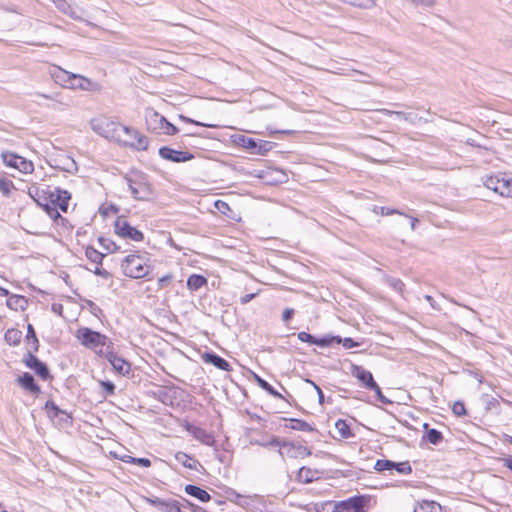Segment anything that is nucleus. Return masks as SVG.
Segmentation results:
<instances>
[{
	"mask_svg": "<svg viewBox=\"0 0 512 512\" xmlns=\"http://www.w3.org/2000/svg\"><path fill=\"white\" fill-rule=\"evenodd\" d=\"M309 383H311V385L314 387V389L316 390L317 394H318V399H319V403L320 404H323L324 403V394H323V391L322 389L316 384L314 383L313 381L311 380H308Z\"/></svg>",
	"mask_w": 512,
	"mask_h": 512,
	"instance_id": "obj_60",
	"label": "nucleus"
},
{
	"mask_svg": "<svg viewBox=\"0 0 512 512\" xmlns=\"http://www.w3.org/2000/svg\"><path fill=\"white\" fill-rule=\"evenodd\" d=\"M256 297V293L245 294L240 297V303L245 305Z\"/></svg>",
	"mask_w": 512,
	"mask_h": 512,
	"instance_id": "obj_63",
	"label": "nucleus"
},
{
	"mask_svg": "<svg viewBox=\"0 0 512 512\" xmlns=\"http://www.w3.org/2000/svg\"><path fill=\"white\" fill-rule=\"evenodd\" d=\"M35 352H27L23 357V363L33 370L42 380L51 379L49 368L46 363L34 355Z\"/></svg>",
	"mask_w": 512,
	"mask_h": 512,
	"instance_id": "obj_11",
	"label": "nucleus"
},
{
	"mask_svg": "<svg viewBox=\"0 0 512 512\" xmlns=\"http://www.w3.org/2000/svg\"><path fill=\"white\" fill-rule=\"evenodd\" d=\"M380 214L383 216L393 215V214H399V215H405L399 210L396 209H390L388 207H380Z\"/></svg>",
	"mask_w": 512,
	"mask_h": 512,
	"instance_id": "obj_56",
	"label": "nucleus"
},
{
	"mask_svg": "<svg viewBox=\"0 0 512 512\" xmlns=\"http://www.w3.org/2000/svg\"><path fill=\"white\" fill-rule=\"evenodd\" d=\"M203 360L206 363L211 364V365L215 366L216 368L221 369L223 371L230 370V364L228 363V361H226L224 358H222L221 356H219L218 354H216L214 352L205 353L203 355Z\"/></svg>",
	"mask_w": 512,
	"mask_h": 512,
	"instance_id": "obj_21",
	"label": "nucleus"
},
{
	"mask_svg": "<svg viewBox=\"0 0 512 512\" xmlns=\"http://www.w3.org/2000/svg\"><path fill=\"white\" fill-rule=\"evenodd\" d=\"M146 502L162 512H185L182 510V506L184 505L174 499L165 500L158 497H153L146 498Z\"/></svg>",
	"mask_w": 512,
	"mask_h": 512,
	"instance_id": "obj_15",
	"label": "nucleus"
},
{
	"mask_svg": "<svg viewBox=\"0 0 512 512\" xmlns=\"http://www.w3.org/2000/svg\"><path fill=\"white\" fill-rule=\"evenodd\" d=\"M14 183L6 178H0V191L5 197H9L12 189H14Z\"/></svg>",
	"mask_w": 512,
	"mask_h": 512,
	"instance_id": "obj_39",
	"label": "nucleus"
},
{
	"mask_svg": "<svg viewBox=\"0 0 512 512\" xmlns=\"http://www.w3.org/2000/svg\"><path fill=\"white\" fill-rule=\"evenodd\" d=\"M294 315V309L292 308H287L283 311V314H282V319L284 322H287L288 320H290Z\"/></svg>",
	"mask_w": 512,
	"mask_h": 512,
	"instance_id": "obj_64",
	"label": "nucleus"
},
{
	"mask_svg": "<svg viewBox=\"0 0 512 512\" xmlns=\"http://www.w3.org/2000/svg\"><path fill=\"white\" fill-rule=\"evenodd\" d=\"M114 231L118 236L132 241L139 242L144 239V234L137 228L131 226L123 217H119L115 221Z\"/></svg>",
	"mask_w": 512,
	"mask_h": 512,
	"instance_id": "obj_9",
	"label": "nucleus"
},
{
	"mask_svg": "<svg viewBox=\"0 0 512 512\" xmlns=\"http://www.w3.org/2000/svg\"><path fill=\"white\" fill-rule=\"evenodd\" d=\"M422 120L421 117H419L417 114L415 113H406L405 115V121L411 123V124H417L418 122H420Z\"/></svg>",
	"mask_w": 512,
	"mask_h": 512,
	"instance_id": "obj_57",
	"label": "nucleus"
},
{
	"mask_svg": "<svg viewBox=\"0 0 512 512\" xmlns=\"http://www.w3.org/2000/svg\"><path fill=\"white\" fill-rule=\"evenodd\" d=\"M298 339L301 340L302 342H307L310 344L316 342V337L304 331L298 333Z\"/></svg>",
	"mask_w": 512,
	"mask_h": 512,
	"instance_id": "obj_51",
	"label": "nucleus"
},
{
	"mask_svg": "<svg viewBox=\"0 0 512 512\" xmlns=\"http://www.w3.org/2000/svg\"><path fill=\"white\" fill-rule=\"evenodd\" d=\"M411 2L415 5H421L426 8H430L435 5V0H411Z\"/></svg>",
	"mask_w": 512,
	"mask_h": 512,
	"instance_id": "obj_59",
	"label": "nucleus"
},
{
	"mask_svg": "<svg viewBox=\"0 0 512 512\" xmlns=\"http://www.w3.org/2000/svg\"><path fill=\"white\" fill-rule=\"evenodd\" d=\"M214 205H215L216 209L219 212H221L222 214H226V212L228 210H230L229 205L226 202L222 201V200H217Z\"/></svg>",
	"mask_w": 512,
	"mask_h": 512,
	"instance_id": "obj_52",
	"label": "nucleus"
},
{
	"mask_svg": "<svg viewBox=\"0 0 512 512\" xmlns=\"http://www.w3.org/2000/svg\"><path fill=\"white\" fill-rule=\"evenodd\" d=\"M93 273L97 276L104 278V279H108L111 276V274L106 269L101 268L100 265H98V264L95 267V269L93 270Z\"/></svg>",
	"mask_w": 512,
	"mask_h": 512,
	"instance_id": "obj_53",
	"label": "nucleus"
},
{
	"mask_svg": "<svg viewBox=\"0 0 512 512\" xmlns=\"http://www.w3.org/2000/svg\"><path fill=\"white\" fill-rule=\"evenodd\" d=\"M500 179L501 178L498 177V176H489L484 181V185L488 189L493 190L494 192H496V187H498V185H500Z\"/></svg>",
	"mask_w": 512,
	"mask_h": 512,
	"instance_id": "obj_42",
	"label": "nucleus"
},
{
	"mask_svg": "<svg viewBox=\"0 0 512 512\" xmlns=\"http://www.w3.org/2000/svg\"><path fill=\"white\" fill-rule=\"evenodd\" d=\"M90 124L92 130L100 136L116 141L122 140V132L129 131L128 126L114 122L108 118L92 119Z\"/></svg>",
	"mask_w": 512,
	"mask_h": 512,
	"instance_id": "obj_3",
	"label": "nucleus"
},
{
	"mask_svg": "<svg viewBox=\"0 0 512 512\" xmlns=\"http://www.w3.org/2000/svg\"><path fill=\"white\" fill-rule=\"evenodd\" d=\"M57 9L72 18L73 20H83L85 11L79 7H74L66 0H52Z\"/></svg>",
	"mask_w": 512,
	"mask_h": 512,
	"instance_id": "obj_17",
	"label": "nucleus"
},
{
	"mask_svg": "<svg viewBox=\"0 0 512 512\" xmlns=\"http://www.w3.org/2000/svg\"><path fill=\"white\" fill-rule=\"evenodd\" d=\"M22 336L21 330L9 328L4 334V340L10 346H18L21 343Z\"/></svg>",
	"mask_w": 512,
	"mask_h": 512,
	"instance_id": "obj_25",
	"label": "nucleus"
},
{
	"mask_svg": "<svg viewBox=\"0 0 512 512\" xmlns=\"http://www.w3.org/2000/svg\"><path fill=\"white\" fill-rule=\"evenodd\" d=\"M159 156L167 161L174 163H182L192 160L194 155L187 151L175 150L168 146H162L159 148Z\"/></svg>",
	"mask_w": 512,
	"mask_h": 512,
	"instance_id": "obj_14",
	"label": "nucleus"
},
{
	"mask_svg": "<svg viewBox=\"0 0 512 512\" xmlns=\"http://www.w3.org/2000/svg\"><path fill=\"white\" fill-rule=\"evenodd\" d=\"M16 383L32 394L38 395L41 393L40 386L35 382L33 375L29 372H24L22 375H19L16 378Z\"/></svg>",
	"mask_w": 512,
	"mask_h": 512,
	"instance_id": "obj_19",
	"label": "nucleus"
},
{
	"mask_svg": "<svg viewBox=\"0 0 512 512\" xmlns=\"http://www.w3.org/2000/svg\"><path fill=\"white\" fill-rule=\"evenodd\" d=\"M45 408L50 410L53 413L54 417H58L60 414H65V412L61 410L53 401H47L45 404Z\"/></svg>",
	"mask_w": 512,
	"mask_h": 512,
	"instance_id": "obj_46",
	"label": "nucleus"
},
{
	"mask_svg": "<svg viewBox=\"0 0 512 512\" xmlns=\"http://www.w3.org/2000/svg\"><path fill=\"white\" fill-rule=\"evenodd\" d=\"M147 253L135 252L127 255L121 262V269L125 276L133 279L148 277L152 266Z\"/></svg>",
	"mask_w": 512,
	"mask_h": 512,
	"instance_id": "obj_1",
	"label": "nucleus"
},
{
	"mask_svg": "<svg viewBox=\"0 0 512 512\" xmlns=\"http://www.w3.org/2000/svg\"><path fill=\"white\" fill-rule=\"evenodd\" d=\"M274 145L275 143L270 141L258 140V154L264 155L265 153L270 151Z\"/></svg>",
	"mask_w": 512,
	"mask_h": 512,
	"instance_id": "obj_44",
	"label": "nucleus"
},
{
	"mask_svg": "<svg viewBox=\"0 0 512 512\" xmlns=\"http://www.w3.org/2000/svg\"><path fill=\"white\" fill-rule=\"evenodd\" d=\"M172 275L171 274H167L161 278H159L158 280V285L160 288H163L164 286H166L171 280H172Z\"/></svg>",
	"mask_w": 512,
	"mask_h": 512,
	"instance_id": "obj_62",
	"label": "nucleus"
},
{
	"mask_svg": "<svg viewBox=\"0 0 512 512\" xmlns=\"http://www.w3.org/2000/svg\"><path fill=\"white\" fill-rule=\"evenodd\" d=\"M26 342L28 345L27 352H37L39 349V340L32 324L27 325Z\"/></svg>",
	"mask_w": 512,
	"mask_h": 512,
	"instance_id": "obj_24",
	"label": "nucleus"
},
{
	"mask_svg": "<svg viewBox=\"0 0 512 512\" xmlns=\"http://www.w3.org/2000/svg\"><path fill=\"white\" fill-rule=\"evenodd\" d=\"M289 421H290L289 427L293 430L307 431V432L313 431V428L311 427V425L308 424L307 422H305L304 420L290 419Z\"/></svg>",
	"mask_w": 512,
	"mask_h": 512,
	"instance_id": "obj_33",
	"label": "nucleus"
},
{
	"mask_svg": "<svg viewBox=\"0 0 512 512\" xmlns=\"http://www.w3.org/2000/svg\"><path fill=\"white\" fill-rule=\"evenodd\" d=\"M57 81L61 82L64 87L71 89H83L87 90L90 86L91 82L87 78L67 72L65 70H60L59 74L56 76Z\"/></svg>",
	"mask_w": 512,
	"mask_h": 512,
	"instance_id": "obj_7",
	"label": "nucleus"
},
{
	"mask_svg": "<svg viewBox=\"0 0 512 512\" xmlns=\"http://www.w3.org/2000/svg\"><path fill=\"white\" fill-rule=\"evenodd\" d=\"M288 180L287 174L280 169L271 168L266 161L258 160V183L265 185H278Z\"/></svg>",
	"mask_w": 512,
	"mask_h": 512,
	"instance_id": "obj_5",
	"label": "nucleus"
},
{
	"mask_svg": "<svg viewBox=\"0 0 512 512\" xmlns=\"http://www.w3.org/2000/svg\"><path fill=\"white\" fill-rule=\"evenodd\" d=\"M184 491L189 496L194 497L204 503L208 502L211 499L210 494L206 490H204L196 485L187 484L184 488Z\"/></svg>",
	"mask_w": 512,
	"mask_h": 512,
	"instance_id": "obj_22",
	"label": "nucleus"
},
{
	"mask_svg": "<svg viewBox=\"0 0 512 512\" xmlns=\"http://www.w3.org/2000/svg\"><path fill=\"white\" fill-rule=\"evenodd\" d=\"M395 466V462L387 459H378L374 465V469L378 472H383L386 470H393Z\"/></svg>",
	"mask_w": 512,
	"mask_h": 512,
	"instance_id": "obj_36",
	"label": "nucleus"
},
{
	"mask_svg": "<svg viewBox=\"0 0 512 512\" xmlns=\"http://www.w3.org/2000/svg\"><path fill=\"white\" fill-rule=\"evenodd\" d=\"M258 386L261 387L262 389H264L265 391H267L270 395H272L276 398H279V399H284L283 396L273 388V386H271L267 381H265L264 379H262L259 376H258Z\"/></svg>",
	"mask_w": 512,
	"mask_h": 512,
	"instance_id": "obj_37",
	"label": "nucleus"
},
{
	"mask_svg": "<svg viewBox=\"0 0 512 512\" xmlns=\"http://www.w3.org/2000/svg\"><path fill=\"white\" fill-rule=\"evenodd\" d=\"M239 140L243 147L256 148V140L254 138L246 137L244 135L239 136Z\"/></svg>",
	"mask_w": 512,
	"mask_h": 512,
	"instance_id": "obj_50",
	"label": "nucleus"
},
{
	"mask_svg": "<svg viewBox=\"0 0 512 512\" xmlns=\"http://www.w3.org/2000/svg\"><path fill=\"white\" fill-rule=\"evenodd\" d=\"M452 411L458 417L466 415L465 405L461 401H457L453 404Z\"/></svg>",
	"mask_w": 512,
	"mask_h": 512,
	"instance_id": "obj_45",
	"label": "nucleus"
},
{
	"mask_svg": "<svg viewBox=\"0 0 512 512\" xmlns=\"http://www.w3.org/2000/svg\"><path fill=\"white\" fill-rule=\"evenodd\" d=\"M341 343L343 344V347L346 349H351L354 347H358L360 345L358 342L354 341L352 338L341 339Z\"/></svg>",
	"mask_w": 512,
	"mask_h": 512,
	"instance_id": "obj_55",
	"label": "nucleus"
},
{
	"mask_svg": "<svg viewBox=\"0 0 512 512\" xmlns=\"http://www.w3.org/2000/svg\"><path fill=\"white\" fill-rule=\"evenodd\" d=\"M333 343L340 344L341 338L339 336L323 337L320 339L316 338V342H313V344L318 345L320 347H327L332 345Z\"/></svg>",
	"mask_w": 512,
	"mask_h": 512,
	"instance_id": "obj_38",
	"label": "nucleus"
},
{
	"mask_svg": "<svg viewBox=\"0 0 512 512\" xmlns=\"http://www.w3.org/2000/svg\"><path fill=\"white\" fill-rule=\"evenodd\" d=\"M185 428L188 432H190L193 435L195 439H197L198 441L205 445H211L214 442V437L212 436V434L201 427L187 423Z\"/></svg>",
	"mask_w": 512,
	"mask_h": 512,
	"instance_id": "obj_20",
	"label": "nucleus"
},
{
	"mask_svg": "<svg viewBox=\"0 0 512 512\" xmlns=\"http://www.w3.org/2000/svg\"><path fill=\"white\" fill-rule=\"evenodd\" d=\"M364 496H354L334 504L333 512H364Z\"/></svg>",
	"mask_w": 512,
	"mask_h": 512,
	"instance_id": "obj_13",
	"label": "nucleus"
},
{
	"mask_svg": "<svg viewBox=\"0 0 512 512\" xmlns=\"http://www.w3.org/2000/svg\"><path fill=\"white\" fill-rule=\"evenodd\" d=\"M175 459L184 467L189 468L191 470L198 471V467H202L198 460L192 458L191 456L184 452H177L175 454Z\"/></svg>",
	"mask_w": 512,
	"mask_h": 512,
	"instance_id": "obj_23",
	"label": "nucleus"
},
{
	"mask_svg": "<svg viewBox=\"0 0 512 512\" xmlns=\"http://www.w3.org/2000/svg\"><path fill=\"white\" fill-rule=\"evenodd\" d=\"M393 470H396L399 474L408 475L412 472V467L408 461L399 463L395 462Z\"/></svg>",
	"mask_w": 512,
	"mask_h": 512,
	"instance_id": "obj_40",
	"label": "nucleus"
},
{
	"mask_svg": "<svg viewBox=\"0 0 512 512\" xmlns=\"http://www.w3.org/2000/svg\"><path fill=\"white\" fill-rule=\"evenodd\" d=\"M77 337L81 341L82 345L91 349L99 346L104 347L108 341L106 335L90 328H80L77 332Z\"/></svg>",
	"mask_w": 512,
	"mask_h": 512,
	"instance_id": "obj_6",
	"label": "nucleus"
},
{
	"mask_svg": "<svg viewBox=\"0 0 512 512\" xmlns=\"http://www.w3.org/2000/svg\"><path fill=\"white\" fill-rule=\"evenodd\" d=\"M47 215L58 225H64L67 221L66 218L61 216V214L57 210V207L54 209H50L49 214Z\"/></svg>",
	"mask_w": 512,
	"mask_h": 512,
	"instance_id": "obj_43",
	"label": "nucleus"
},
{
	"mask_svg": "<svg viewBox=\"0 0 512 512\" xmlns=\"http://www.w3.org/2000/svg\"><path fill=\"white\" fill-rule=\"evenodd\" d=\"M146 124L149 130H162L166 135H175L179 129L170 123L163 115L153 109H148L145 113Z\"/></svg>",
	"mask_w": 512,
	"mask_h": 512,
	"instance_id": "obj_4",
	"label": "nucleus"
},
{
	"mask_svg": "<svg viewBox=\"0 0 512 512\" xmlns=\"http://www.w3.org/2000/svg\"><path fill=\"white\" fill-rule=\"evenodd\" d=\"M207 285V279L200 274H192L187 279V287L191 291H197Z\"/></svg>",
	"mask_w": 512,
	"mask_h": 512,
	"instance_id": "obj_26",
	"label": "nucleus"
},
{
	"mask_svg": "<svg viewBox=\"0 0 512 512\" xmlns=\"http://www.w3.org/2000/svg\"><path fill=\"white\" fill-rule=\"evenodd\" d=\"M126 135L128 139H123L120 142H123L124 145L129 146L138 151H146L148 149L149 141L146 136L141 134L139 131L130 128L128 132H122V136Z\"/></svg>",
	"mask_w": 512,
	"mask_h": 512,
	"instance_id": "obj_12",
	"label": "nucleus"
},
{
	"mask_svg": "<svg viewBox=\"0 0 512 512\" xmlns=\"http://www.w3.org/2000/svg\"><path fill=\"white\" fill-rule=\"evenodd\" d=\"M131 460H124L125 463H133L142 467H150L151 461L148 458H130Z\"/></svg>",
	"mask_w": 512,
	"mask_h": 512,
	"instance_id": "obj_49",
	"label": "nucleus"
},
{
	"mask_svg": "<svg viewBox=\"0 0 512 512\" xmlns=\"http://www.w3.org/2000/svg\"><path fill=\"white\" fill-rule=\"evenodd\" d=\"M351 374L357 378L366 389L370 390L371 387H377L373 375L370 371L364 369L359 365H352Z\"/></svg>",
	"mask_w": 512,
	"mask_h": 512,
	"instance_id": "obj_18",
	"label": "nucleus"
},
{
	"mask_svg": "<svg viewBox=\"0 0 512 512\" xmlns=\"http://www.w3.org/2000/svg\"><path fill=\"white\" fill-rule=\"evenodd\" d=\"M441 505L435 501L424 500L414 507V512H441Z\"/></svg>",
	"mask_w": 512,
	"mask_h": 512,
	"instance_id": "obj_27",
	"label": "nucleus"
},
{
	"mask_svg": "<svg viewBox=\"0 0 512 512\" xmlns=\"http://www.w3.org/2000/svg\"><path fill=\"white\" fill-rule=\"evenodd\" d=\"M390 285L398 292H401L404 287V283L399 279L390 280Z\"/></svg>",
	"mask_w": 512,
	"mask_h": 512,
	"instance_id": "obj_61",
	"label": "nucleus"
},
{
	"mask_svg": "<svg viewBox=\"0 0 512 512\" xmlns=\"http://www.w3.org/2000/svg\"><path fill=\"white\" fill-rule=\"evenodd\" d=\"M426 438L429 443L433 445H438L443 440V435L440 431L431 428L427 430Z\"/></svg>",
	"mask_w": 512,
	"mask_h": 512,
	"instance_id": "obj_35",
	"label": "nucleus"
},
{
	"mask_svg": "<svg viewBox=\"0 0 512 512\" xmlns=\"http://www.w3.org/2000/svg\"><path fill=\"white\" fill-rule=\"evenodd\" d=\"M100 385L107 395H113L115 393V384L109 380L100 381Z\"/></svg>",
	"mask_w": 512,
	"mask_h": 512,
	"instance_id": "obj_48",
	"label": "nucleus"
},
{
	"mask_svg": "<svg viewBox=\"0 0 512 512\" xmlns=\"http://www.w3.org/2000/svg\"><path fill=\"white\" fill-rule=\"evenodd\" d=\"M99 354L103 356L119 374L128 375L131 372L130 362L117 355L113 350H110V346H107L105 350L101 349Z\"/></svg>",
	"mask_w": 512,
	"mask_h": 512,
	"instance_id": "obj_10",
	"label": "nucleus"
},
{
	"mask_svg": "<svg viewBox=\"0 0 512 512\" xmlns=\"http://www.w3.org/2000/svg\"><path fill=\"white\" fill-rule=\"evenodd\" d=\"M380 112L383 113L384 115H389V116L396 115L398 118L405 120L406 112L392 111V110H388V109H382V110H380Z\"/></svg>",
	"mask_w": 512,
	"mask_h": 512,
	"instance_id": "obj_58",
	"label": "nucleus"
},
{
	"mask_svg": "<svg viewBox=\"0 0 512 512\" xmlns=\"http://www.w3.org/2000/svg\"><path fill=\"white\" fill-rule=\"evenodd\" d=\"M7 306L13 310H24L27 305V299L24 296L12 295L7 299Z\"/></svg>",
	"mask_w": 512,
	"mask_h": 512,
	"instance_id": "obj_28",
	"label": "nucleus"
},
{
	"mask_svg": "<svg viewBox=\"0 0 512 512\" xmlns=\"http://www.w3.org/2000/svg\"><path fill=\"white\" fill-rule=\"evenodd\" d=\"M1 157L6 166L15 168L24 174H29L34 171V165L31 161H28L15 153L3 152Z\"/></svg>",
	"mask_w": 512,
	"mask_h": 512,
	"instance_id": "obj_8",
	"label": "nucleus"
},
{
	"mask_svg": "<svg viewBox=\"0 0 512 512\" xmlns=\"http://www.w3.org/2000/svg\"><path fill=\"white\" fill-rule=\"evenodd\" d=\"M128 188L132 197L137 201H148L153 196L152 185L148 180V176L138 170L131 171L124 175Z\"/></svg>",
	"mask_w": 512,
	"mask_h": 512,
	"instance_id": "obj_2",
	"label": "nucleus"
},
{
	"mask_svg": "<svg viewBox=\"0 0 512 512\" xmlns=\"http://www.w3.org/2000/svg\"><path fill=\"white\" fill-rule=\"evenodd\" d=\"M335 427L342 438H350L352 436L349 425L345 420L339 419L335 423Z\"/></svg>",
	"mask_w": 512,
	"mask_h": 512,
	"instance_id": "obj_32",
	"label": "nucleus"
},
{
	"mask_svg": "<svg viewBox=\"0 0 512 512\" xmlns=\"http://www.w3.org/2000/svg\"><path fill=\"white\" fill-rule=\"evenodd\" d=\"M98 242L103 249L110 253H114L119 250V246H117V244L109 238L99 237Z\"/></svg>",
	"mask_w": 512,
	"mask_h": 512,
	"instance_id": "obj_34",
	"label": "nucleus"
},
{
	"mask_svg": "<svg viewBox=\"0 0 512 512\" xmlns=\"http://www.w3.org/2000/svg\"><path fill=\"white\" fill-rule=\"evenodd\" d=\"M496 193L501 196L510 197L512 196V181L505 178L500 179V185L496 187Z\"/></svg>",
	"mask_w": 512,
	"mask_h": 512,
	"instance_id": "obj_31",
	"label": "nucleus"
},
{
	"mask_svg": "<svg viewBox=\"0 0 512 512\" xmlns=\"http://www.w3.org/2000/svg\"><path fill=\"white\" fill-rule=\"evenodd\" d=\"M370 390L375 392L376 398L378 401H380L383 404H391V400H389L387 397H385L381 391V388L377 384V387H371Z\"/></svg>",
	"mask_w": 512,
	"mask_h": 512,
	"instance_id": "obj_47",
	"label": "nucleus"
},
{
	"mask_svg": "<svg viewBox=\"0 0 512 512\" xmlns=\"http://www.w3.org/2000/svg\"><path fill=\"white\" fill-rule=\"evenodd\" d=\"M316 472L307 467H301L297 473V480L301 483L308 484L316 479Z\"/></svg>",
	"mask_w": 512,
	"mask_h": 512,
	"instance_id": "obj_29",
	"label": "nucleus"
},
{
	"mask_svg": "<svg viewBox=\"0 0 512 512\" xmlns=\"http://www.w3.org/2000/svg\"><path fill=\"white\" fill-rule=\"evenodd\" d=\"M86 307L89 309L90 313L97 318H100L103 315V310L92 300H85Z\"/></svg>",
	"mask_w": 512,
	"mask_h": 512,
	"instance_id": "obj_41",
	"label": "nucleus"
},
{
	"mask_svg": "<svg viewBox=\"0 0 512 512\" xmlns=\"http://www.w3.org/2000/svg\"><path fill=\"white\" fill-rule=\"evenodd\" d=\"M70 199L71 194L67 190L55 187L53 190L49 191L50 202L63 212L67 211Z\"/></svg>",
	"mask_w": 512,
	"mask_h": 512,
	"instance_id": "obj_16",
	"label": "nucleus"
},
{
	"mask_svg": "<svg viewBox=\"0 0 512 512\" xmlns=\"http://www.w3.org/2000/svg\"><path fill=\"white\" fill-rule=\"evenodd\" d=\"M159 400L166 405L172 404V397L165 390L159 391Z\"/></svg>",
	"mask_w": 512,
	"mask_h": 512,
	"instance_id": "obj_54",
	"label": "nucleus"
},
{
	"mask_svg": "<svg viewBox=\"0 0 512 512\" xmlns=\"http://www.w3.org/2000/svg\"><path fill=\"white\" fill-rule=\"evenodd\" d=\"M86 257L93 263L101 265L105 254L99 252L92 246H88L85 250Z\"/></svg>",
	"mask_w": 512,
	"mask_h": 512,
	"instance_id": "obj_30",
	"label": "nucleus"
}]
</instances>
